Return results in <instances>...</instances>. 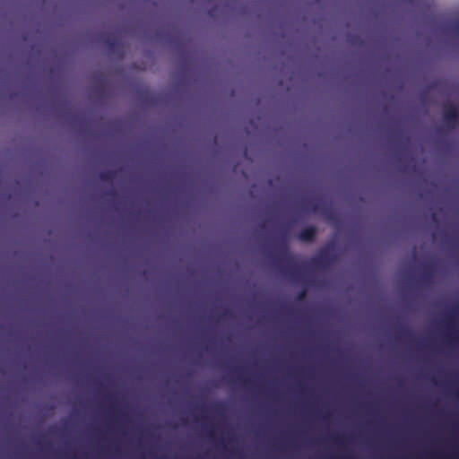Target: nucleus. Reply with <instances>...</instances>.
I'll use <instances>...</instances> for the list:
<instances>
[{
  "label": "nucleus",
  "mask_w": 459,
  "mask_h": 459,
  "mask_svg": "<svg viewBox=\"0 0 459 459\" xmlns=\"http://www.w3.org/2000/svg\"><path fill=\"white\" fill-rule=\"evenodd\" d=\"M231 316V313H230L229 310L224 311V312L222 313V315H221V316H222L223 318L229 317V316Z\"/></svg>",
  "instance_id": "14"
},
{
  "label": "nucleus",
  "mask_w": 459,
  "mask_h": 459,
  "mask_svg": "<svg viewBox=\"0 0 459 459\" xmlns=\"http://www.w3.org/2000/svg\"><path fill=\"white\" fill-rule=\"evenodd\" d=\"M432 218H433V220H436V214L435 213L432 214Z\"/></svg>",
  "instance_id": "17"
},
{
  "label": "nucleus",
  "mask_w": 459,
  "mask_h": 459,
  "mask_svg": "<svg viewBox=\"0 0 459 459\" xmlns=\"http://www.w3.org/2000/svg\"><path fill=\"white\" fill-rule=\"evenodd\" d=\"M101 40L111 54H122V44L116 35L109 33L102 37Z\"/></svg>",
  "instance_id": "4"
},
{
  "label": "nucleus",
  "mask_w": 459,
  "mask_h": 459,
  "mask_svg": "<svg viewBox=\"0 0 459 459\" xmlns=\"http://www.w3.org/2000/svg\"><path fill=\"white\" fill-rule=\"evenodd\" d=\"M307 297V290L304 289L301 291H299L297 295V300H303Z\"/></svg>",
  "instance_id": "9"
},
{
  "label": "nucleus",
  "mask_w": 459,
  "mask_h": 459,
  "mask_svg": "<svg viewBox=\"0 0 459 459\" xmlns=\"http://www.w3.org/2000/svg\"><path fill=\"white\" fill-rule=\"evenodd\" d=\"M105 195L114 197L116 195V192L113 189L105 193Z\"/></svg>",
  "instance_id": "13"
},
{
  "label": "nucleus",
  "mask_w": 459,
  "mask_h": 459,
  "mask_svg": "<svg viewBox=\"0 0 459 459\" xmlns=\"http://www.w3.org/2000/svg\"><path fill=\"white\" fill-rule=\"evenodd\" d=\"M317 229L315 226H307L298 234V238L302 242L311 243L316 239Z\"/></svg>",
  "instance_id": "5"
},
{
  "label": "nucleus",
  "mask_w": 459,
  "mask_h": 459,
  "mask_svg": "<svg viewBox=\"0 0 459 459\" xmlns=\"http://www.w3.org/2000/svg\"><path fill=\"white\" fill-rule=\"evenodd\" d=\"M443 120L447 127L455 128L459 124V108L454 105H445Z\"/></svg>",
  "instance_id": "3"
},
{
  "label": "nucleus",
  "mask_w": 459,
  "mask_h": 459,
  "mask_svg": "<svg viewBox=\"0 0 459 459\" xmlns=\"http://www.w3.org/2000/svg\"><path fill=\"white\" fill-rule=\"evenodd\" d=\"M452 30L456 34H459V19L453 23Z\"/></svg>",
  "instance_id": "11"
},
{
  "label": "nucleus",
  "mask_w": 459,
  "mask_h": 459,
  "mask_svg": "<svg viewBox=\"0 0 459 459\" xmlns=\"http://www.w3.org/2000/svg\"><path fill=\"white\" fill-rule=\"evenodd\" d=\"M237 380L241 383L244 386H247L249 385V381L244 377H242L240 375L237 376Z\"/></svg>",
  "instance_id": "10"
},
{
  "label": "nucleus",
  "mask_w": 459,
  "mask_h": 459,
  "mask_svg": "<svg viewBox=\"0 0 459 459\" xmlns=\"http://www.w3.org/2000/svg\"><path fill=\"white\" fill-rule=\"evenodd\" d=\"M459 312V307H454L451 310L452 314H457Z\"/></svg>",
  "instance_id": "15"
},
{
  "label": "nucleus",
  "mask_w": 459,
  "mask_h": 459,
  "mask_svg": "<svg viewBox=\"0 0 459 459\" xmlns=\"http://www.w3.org/2000/svg\"><path fill=\"white\" fill-rule=\"evenodd\" d=\"M108 400H111V399H112V396H111V395H108Z\"/></svg>",
  "instance_id": "18"
},
{
  "label": "nucleus",
  "mask_w": 459,
  "mask_h": 459,
  "mask_svg": "<svg viewBox=\"0 0 459 459\" xmlns=\"http://www.w3.org/2000/svg\"><path fill=\"white\" fill-rule=\"evenodd\" d=\"M334 245L329 243L322 247L318 255L311 259L312 264L316 267H324L330 262L333 261L335 256L333 255Z\"/></svg>",
  "instance_id": "2"
},
{
  "label": "nucleus",
  "mask_w": 459,
  "mask_h": 459,
  "mask_svg": "<svg viewBox=\"0 0 459 459\" xmlns=\"http://www.w3.org/2000/svg\"><path fill=\"white\" fill-rule=\"evenodd\" d=\"M434 271L432 266H426L423 273L420 277V281L422 283H429L432 281Z\"/></svg>",
  "instance_id": "6"
},
{
  "label": "nucleus",
  "mask_w": 459,
  "mask_h": 459,
  "mask_svg": "<svg viewBox=\"0 0 459 459\" xmlns=\"http://www.w3.org/2000/svg\"><path fill=\"white\" fill-rule=\"evenodd\" d=\"M221 408H222V405H221V404H217V405H216V408H215V411H216L217 412H220V411H221Z\"/></svg>",
  "instance_id": "16"
},
{
  "label": "nucleus",
  "mask_w": 459,
  "mask_h": 459,
  "mask_svg": "<svg viewBox=\"0 0 459 459\" xmlns=\"http://www.w3.org/2000/svg\"><path fill=\"white\" fill-rule=\"evenodd\" d=\"M278 244L281 255L275 256L276 264H281L284 260H286L287 264L282 267L283 273L291 279L299 278L301 275L300 268L299 264L294 262L292 259L285 234H282L278 239Z\"/></svg>",
  "instance_id": "1"
},
{
  "label": "nucleus",
  "mask_w": 459,
  "mask_h": 459,
  "mask_svg": "<svg viewBox=\"0 0 459 459\" xmlns=\"http://www.w3.org/2000/svg\"><path fill=\"white\" fill-rule=\"evenodd\" d=\"M116 176V171L114 170H103L99 173L98 177L103 182H112Z\"/></svg>",
  "instance_id": "7"
},
{
  "label": "nucleus",
  "mask_w": 459,
  "mask_h": 459,
  "mask_svg": "<svg viewBox=\"0 0 459 459\" xmlns=\"http://www.w3.org/2000/svg\"><path fill=\"white\" fill-rule=\"evenodd\" d=\"M403 336L411 337V336H412V332L411 330H405L403 332Z\"/></svg>",
  "instance_id": "12"
},
{
  "label": "nucleus",
  "mask_w": 459,
  "mask_h": 459,
  "mask_svg": "<svg viewBox=\"0 0 459 459\" xmlns=\"http://www.w3.org/2000/svg\"><path fill=\"white\" fill-rule=\"evenodd\" d=\"M305 208L310 210L311 212H316L319 208L318 204H311L310 202H305Z\"/></svg>",
  "instance_id": "8"
}]
</instances>
